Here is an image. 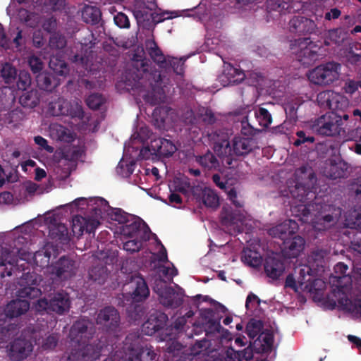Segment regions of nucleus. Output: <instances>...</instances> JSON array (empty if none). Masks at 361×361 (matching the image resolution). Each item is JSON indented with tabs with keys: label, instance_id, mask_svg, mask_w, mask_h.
<instances>
[{
	"label": "nucleus",
	"instance_id": "1",
	"mask_svg": "<svg viewBox=\"0 0 361 361\" xmlns=\"http://www.w3.org/2000/svg\"><path fill=\"white\" fill-rule=\"evenodd\" d=\"M135 54L132 58L131 67L126 71V78L132 81V87L140 89L142 97L150 104L155 105L164 94L165 86L164 76L160 71L152 68V63L145 56Z\"/></svg>",
	"mask_w": 361,
	"mask_h": 361
},
{
	"label": "nucleus",
	"instance_id": "2",
	"mask_svg": "<svg viewBox=\"0 0 361 361\" xmlns=\"http://www.w3.org/2000/svg\"><path fill=\"white\" fill-rule=\"evenodd\" d=\"M225 192L227 195V198L236 207V209H233L228 205L224 206L220 214L221 223L226 226L238 225L245 218L243 209L244 201L233 186L227 188Z\"/></svg>",
	"mask_w": 361,
	"mask_h": 361
},
{
	"label": "nucleus",
	"instance_id": "3",
	"mask_svg": "<svg viewBox=\"0 0 361 361\" xmlns=\"http://www.w3.org/2000/svg\"><path fill=\"white\" fill-rule=\"evenodd\" d=\"M312 131L324 136H336L344 132L338 111H331L315 119L311 126Z\"/></svg>",
	"mask_w": 361,
	"mask_h": 361
},
{
	"label": "nucleus",
	"instance_id": "4",
	"mask_svg": "<svg viewBox=\"0 0 361 361\" xmlns=\"http://www.w3.org/2000/svg\"><path fill=\"white\" fill-rule=\"evenodd\" d=\"M291 197L302 204L298 205V212H301L300 219L310 215L311 202L316 198L317 188L307 187L295 182L294 185L288 187Z\"/></svg>",
	"mask_w": 361,
	"mask_h": 361
},
{
	"label": "nucleus",
	"instance_id": "5",
	"mask_svg": "<svg viewBox=\"0 0 361 361\" xmlns=\"http://www.w3.org/2000/svg\"><path fill=\"white\" fill-rule=\"evenodd\" d=\"M341 65L336 62L321 64L309 73L310 80L318 85H328L339 79Z\"/></svg>",
	"mask_w": 361,
	"mask_h": 361
},
{
	"label": "nucleus",
	"instance_id": "6",
	"mask_svg": "<svg viewBox=\"0 0 361 361\" xmlns=\"http://www.w3.org/2000/svg\"><path fill=\"white\" fill-rule=\"evenodd\" d=\"M209 144L212 145L214 151L222 159V162L230 168H233V162L235 159L233 157V145L231 146L227 134L221 131H212L208 133Z\"/></svg>",
	"mask_w": 361,
	"mask_h": 361
},
{
	"label": "nucleus",
	"instance_id": "7",
	"mask_svg": "<svg viewBox=\"0 0 361 361\" xmlns=\"http://www.w3.org/2000/svg\"><path fill=\"white\" fill-rule=\"evenodd\" d=\"M70 307L69 295L63 290L54 293L50 299H39L36 305V310L38 312H53L58 314H63L68 312Z\"/></svg>",
	"mask_w": 361,
	"mask_h": 361
},
{
	"label": "nucleus",
	"instance_id": "8",
	"mask_svg": "<svg viewBox=\"0 0 361 361\" xmlns=\"http://www.w3.org/2000/svg\"><path fill=\"white\" fill-rule=\"evenodd\" d=\"M95 333V326L88 319L82 318L75 321L72 325L69 338L72 345H81L87 343Z\"/></svg>",
	"mask_w": 361,
	"mask_h": 361
},
{
	"label": "nucleus",
	"instance_id": "9",
	"mask_svg": "<svg viewBox=\"0 0 361 361\" xmlns=\"http://www.w3.org/2000/svg\"><path fill=\"white\" fill-rule=\"evenodd\" d=\"M177 148L174 143L164 137L152 139L150 144L140 151L145 159H149L150 155L158 157H169L176 151Z\"/></svg>",
	"mask_w": 361,
	"mask_h": 361
},
{
	"label": "nucleus",
	"instance_id": "10",
	"mask_svg": "<svg viewBox=\"0 0 361 361\" xmlns=\"http://www.w3.org/2000/svg\"><path fill=\"white\" fill-rule=\"evenodd\" d=\"M96 322L102 331L108 334H115L120 327V314L112 306L104 307L98 312Z\"/></svg>",
	"mask_w": 361,
	"mask_h": 361
},
{
	"label": "nucleus",
	"instance_id": "11",
	"mask_svg": "<svg viewBox=\"0 0 361 361\" xmlns=\"http://www.w3.org/2000/svg\"><path fill=\"white\" fill-rule=\"evenodd\" d=\"M39 279V276L34 271L23 273L18 281L20 288L17 290V296L28 299L39 296L42 291L37 287Z\"/></svg>",
	"mask_w": 361,
	"mask_h": 361
},
{
	"label": "nucleus",
	"instance_id": "12",
	"mask_svg": "<svg viewBox=\"0 0 361 361\" xmlns=\"http://www.w3.org/2000/svg\"><path fill=\"white\" fill-rule=\"evenodd\" d=\"M78 265L76 262L69 257L63 256L49 267V271L54 279L68 280L76 274Z\"/></svg>",
	"mask_w": 361,
	"mask_h": 361
},
{
	"label": "nucleus",
	"instance_id": "13",
	"mask_svg": "<svg viewBox=\"0 0 361 361\" xmlns=\"http://www.w3.org/2000/svg\"><path fill=\"white\" fill-rule=\"evenodd\" d=\"M154 290L159 296V302L165 307L177 308L183 304V295L172 287L166 286L162 281L155 284Z\"/></svg>",
	"mask_w": 361,
	"mask_h": 361
},
{
	"label": "nucleus",
	"instance_id": "14",
	"mask_svg": "<svg viewBox=\"0 0 361 361\" xmlns=\"http://www.w3.org/2000/svg\"><path fill=\"white\" fill-rule=\"evenodd\" d=\"M294 47L298 49L295 51L301 63L306 66L312 64L318 59L317 51L312 49L313 43L310 37L298 38L290 44V49Z\"/></svg>",
	"mask_w": 361,
	"mask_h": 361
},
{
	"label": "nucleus",
	"instance_id": "15",
	"mask_svg": "<svg viewBox=\"0 0 361 361\" xmlns=\"http://www.w3.org/2000/svg\"><path fill=\"white\" fill-rule=\"evenodd\" d=\"M317 101L319 106L329 109L331 111H339L347 107L348 99L333 91H322L317 94Z\"/></svg>",
	"mask_w": 361,
	"mask_h": 361
},
{
	"label": "nucleus",
	"instance_id": "16",
	"mask_svg": "<svg viewBox=\"0 0 361 361\" xmlns=\"http://www.w3.org/2000/svg\"><path fill=\"white\" fill-rule=\"evenodd\" d=\"M78 346L72 350L68 357L69 361H94L101 355L102 346L99 344L85 343Z\"/></svg>",
	"mask_w": 361,
	"mask_h": 361
},
{
	"label": "nucleus",
	"instance_id": "17",
	"mask_svg": "<svg viewBox=\"0 0 361 361\" xmlns=\"http://www.w3.org/2000/svg\"><path fill=\"white\" fill-rule=\"evenodd\" d=\"M32 348L30 341L18 338L7 345L8 356L12 361H21L30 355Z\"/></svg>",
	"mask_w": 361,
	"mask_h": 361
},
{
	"label": "nucleus",
	"instance_id": "18",
	"mask_svg": "<svg viewBox=\"0 0 361 361\" xmlns=\"http://www.w3.org/2000/svg\"><path fill=\"white\" fill-rule=\"evenodd\" d=\"M299 228L298 223L292 219H286L269 228L267 233L272 238H279L283 242L295 235Z\"/></svg>",
	"mask_w": 361,
	"mask_h": 361
},
{
	"label": "nucleus",
	"instance_id": "19",
	"mask_svg": "<svg viewBox=\"0 0 361 361\" xmlns=\"http://www.w3.org/2000/svg\"><path fill=\"white\" fill-rule=\"evenodd\" d=\"M316 27L314 20L301 16H293L288 23L290 32L299 36L310 35L315 31Z\"/></svg>",
	"mask_w": 361,
	"mask_h": 361
},
{
	"label": "nucleus",
	"instance_id": "20",
	"mask_svg": "<svg viewBox=\"0 0 361 361\" xmlns=\"http://www.w3.org/2000/svg\"><path fill=\"white\" fill-rule=\"evenodd\" d=\"M304 7L300 0H267V8L281 14L299 12Z\"/></svg>",
	"mask_w": 361,
	"mask_h": 361
},
{
	"label": "nucleus",
	"instance_id": "21",
	"mask_svg": "<svg viewBox=\"0 0 361 361\" xmlns=\"http://www.w3.org/2000/svg\"><path fill=\"white\" fill-rule=\"evenodd\" d=\"M157 8L156 0H135L133 13L138 24L149 21L150 12Z\"/></svg>",
	"mask_w": 361,
	"mask_h": 361
},
{
	"label": "nucleus",
	"instance_id": "22",
	"mask_svg": "<svg viewBox=\"0 0 361 361\" xmlns=\"http://www.w3.org/2000/svg\"><path fill=\"white\" fill-rule=\"evenodd\" d=\"M128 352L121 358L123 361H157V353L152 345L137 348H128Z\"/></svg>",
	"mask_w": 361,
	"mask_h": 361
},
{
	"label": "nucleus",
	"instance_id": "23",
	"mask_svg": "<svg viewBox=\"0 0 361 361\" xmlns=\"http://www.w3.org/2000/svg\"><path fill=\"white\" fill-rule=\"evenodd\" d=\"M168 320V316L161 312H155L150 314L142 326L145 334L152 336L164 328Z\"/></svg>",
	"mask_w": 361,
	"mask_h": 361
},
{
	"label": "nucleus",
	"instance_id": "24",
	"mask_svg": "<svg viewBox=\"0 0 361 361\" xmlns=\"http://www.w3.org/2000/svg\"><path fill=\"white\" fill-rule=\"evenodd\" d=\"M130 285L132 288L131 297L134 302H142L149 295L148 286L140 274L131 276Z\"/></svg>",
	"mask_w": 361,
	"mask_h": 361
},
{
	"label": "nucleus",
	"instance_id": "25",
	"mask_svg": "<svg viewBox=\"0 0 361 361\" xmlns=\"http://www.w3.org/2000/svg\"><path fill=\"white\" fill-rule=\"evenodd\" d=\"M264 270L267 277L277 280L285 270L283 260L279 257L268 256L264 262Z\"/></svg>",
	"mask_w": 361,
	"mask_h": 361
},
{
	"label": "nucleus",
	"instance_id": "26",
	"mask_svg": "<svg viewBox=\"0 0 361 361\" xmlns=\"http://www.w3.org/2000/svg\"><path fill=\"white\" fill-rule=\"evenodd\" d=\"M295 182L307 187L317 188V176L313 169L308 165H302L298 168L294 173Z\"/></svg>",
	"mask_w": 361,
	"mask_h": 361
},
{
	"label": "nucleus",
	"instance_id": "27",
	"mask_svg": "<svg viewBox=\"0 0 361 361\" xmlns=\"http://www.w3.org/2000/svg\"><path fill=\"white\" fill-rule=\"evenodd\" d=\"M149 227L140 217L133 215V219H130L128 223L121 227L122 235L133 238L139 237L143 231Z\"/></svg>",
	"mask_w": 361,
	"mask_h": 361
},
{
	"label": "nucleus",
	"instance_id": "28",
	"mask_svg": "<svg viewBox=\"0 0 361 361\" xmlns=\"http://www.w3.org/2000/svg\"><path fill=\"white\" fill-rule=\"evenodd\" d=\"M195 161L204 171H221L222 167L219 159L209 150L203 154L195 156Z\"/></svg>",
	"mask_w": 361,
	"mask_h": 361
},
{
	"label": "nucleus",
	"instance_id": "29",
	"mask_svg": "<svg viewBox=\"0 0 361 361\" xmlns=\"http://www.w3.org/2000/svg\"><path fill=\"white\" fill-rule=\"evenodd\" d=\"M245 78V74L243 71L228 64L220 76V81L224 86L234 85L241 82Z\"/></svg>",
	"mask_w": 361,
	"mask_h": 361
},
{
	"label": "nucleus",
	"instance_id": "30",
	"mask_svg": "<svg viewBox=\"0 0 361 361\" xmlns=\"http://www.w3.org/2000/svg\"><path fill=\"white\" fill-rule=\"evenodd\" d=\"M273 344V333L269 330H265L254 341V348L258 353H269L272 350Z\"/></svg>",
	"mask_w": 361,
	"mask_h": 361
},
{
	"label": "nucleus",
	"instance_id": "31",
	"mask_svg": "<svg viewBox=\"0 0 361 361\" xmlns=\"http://www.w3.org/2000/svg\"><path fill=\"white\" fill-rule=\"evenodd\" d=\"M289 258H296L304 249L305 240L300 235H293L283 242Z\"/></svg>",
	"mask_w": 361,
	"mask_h": 361
},
{
	"label": "nucleus",
	"instance_id": "32",
	"mask_svg": "<svg viewBox=\"0 0 361 361\" xmlns=\"http://www.w3.org/2000/svg\"><path fill=\"white\" fill-rule=\"evenodd\" d=\"M37 87L47 92H52L59 84V80L53 74L48 72H42L36 75Z\"/></svg>",
	"mask_w": 361,
	"mask_h": 361
},
{
	"label": "nucleus",
	"instance_id": "33",
	"mask_svg": "<svg viewBox=\"0 0 361 361\" xmlns=\"http://www.w3.org/2000/svg\"><path fill=\"white\" fill-rule=\"evenodd\" d=\"M198 202H202L207 207L212 209H216L219 206V198L214 190L209 188H204L200 190L197 194L195 192L194 194Z\"/></svg>",
	"mask_w": 361,
	"mask_h": 361
},
{
	"label": "nucleus",
	"instance_id": "34",
	"mask_svg": "<svg viewBox=\"0 0 361 361\" xmlns=\"http://www.w3.org/2000/svg\"><path fill=\"white\" fill-rule=\"evenodd\" d=\"M30 308V302L25 299H17L11 301L5 309L6 315L10 318L24 314Z\"/></svg>",
	"mask_w": 361,
	"mask_h": 361
},
{
	"label": "nucleus",
	"instance_id": "35",
	"mask_svg": "<svg viewBox=\"0 0 361 361\" xmlns=\"http://www.w3.org/2000/svg\"><path fill=\"white\" fill-rule=\"evenodd\" d=\"M145 45L147 54L159 68L166 64V56H164L154 39H147L145 40Z\"/></svg>",
	"mask_w": 361,
	"mask_h": 361
},
{
	"label": "nucleus",
	"instance_id": "36",
	"mask_svg": "<svg viewBox=\"0 0 361 361\" xmlns=\"http://www.w3.org/2000/svg\"><path fill=\"white\" fill-rule=\"evenodd\" d=\"M254 141L252 138L235 137L233 140V154L235 156H245L248 154L253 149Z\"/></svg>",
	"mask_w": 361,
	"mask_h": 361
},
{
	"label": "nucleus",
	"instance_id": "37",
	"mask_svg": "<svg viewBox=\"0 0 361 361\" xmlns=\"http://www.w3.org/2000/svg\"><path fill=\"white\" fill-rule=\"evenodd\" d=\"M54 257H56L57 250L53 245H47L42 250L37 251L34 254L33 259L35 264L41 268L47 267L49 266L51 255Z\"/></svg>",
	"mask_w": 361,
	"mask_h": 361
},
{
	"label": "nucleus",
	"instance_id": "38",
	"mask_svg": "<svg viewBox=\"0 0 361 361\" xmlns=\"http://www.w3.org/2000/svg\"><path fill=\"white\" fill-rule=\"evenodd\" d=\"M151 230L149 227H147L139 237H135V239L129 240L124 243L123 249L131 253L137 252L142 249L144 242L149 240Z\"/></svg>",
	"mask_w": 361,
	"mask_h": 361
},
{
	"label": "nucleus",
	"instance_id": "39",
	"mask_svg": "<svg viewBox=\"0 0 361 361\" xmlns=\"http://www.w3.org/2000/svg\"><path fill=\"white\" fill-rule=\"evenodd\" d=\"M16 255L8 249H1L0 252V267L11 266L10 269L7 267L1 273V277L10 276L12 275V267L16 264Z\"/></svg>",
	"mask_w": 361,
	"mask_h": 361
},
{
	"label": "nucleus",
	"instance_id": "40",
	"mask_svg": "<svg viewBox=\"0 0 361 361\" xmlns=\"http://www.w3.org/2000/svg\"><path fill=\"white\" fill-rule=\"evenodd\" d=\"M185 59L181 57L180 59L166 56V64L161 66L160 68L164 69L166 72L173 71L176 74L183 75L184 73V65Z\"/></svg>",
	"mask_w": 361,
	"mask_h": 361
},
{
	"label": "nucleus",
	"instance_id": "41",
	"mask_svg": "<svg viewBox=\"0 0 361 361\" xmlns=\"http://www.w3.org/2000/svg\"><path fill=\"white\" fill-rule=\"evenodd\" d=\"M49 230V235L51 239L61 242L68 241V231L64 224H51Z\"/></svg>",
	"mask_w": 361,
	"mask_h": 361
},
{
	"label": "nucleus",
	"instance_id": "42",
	"mask_svg": "<svg viewBox=\"0 0 361 361\" xmlns=\"http://www.w3.org/2000/svg\"><path fill=\"white\" fill-rule=\"evenodd\" d=\"M89 279L99 285H102L109 276L107 267L103 264L92 267L88 271Z\"/></svg>",
	"mask_w": 361,
	"mask_h": 361
},
{
	"label": "nucleus",
	"instance_id": "43",
	"mask_svg": "<svg viewBox=\"0 0 361 361\" xmlns=\"http://www.w3.org/2000/svg\"><path fill=\"white\" fill-rule=\"evenodd\" d=\"M39 94L37 90L23 92L19 97V103L24 107L33 109L39 103Z\"/></svg>",
	"mask_w": 361,
	"mask_h": 361
},
{
	"label": "nucleus",
	"instance_id": "44",
	"mask_svg": "<svg viewBox=\"0 0 361 361\" xmlns=\"http://www.w3.org/2000/svg\"><path fill=\"white\" fill-rule=\"evenodd\" d=\"M102 13L99 8L86 5L82 11V19L86 23L97 24L101 20Z\"/></svg>",
	"mask_w": 361,
	"mask_h": 361
},
{
	"label": "nucleus",
	"instance_id": "45",
	"mask_svg": "<svg viewBox=\"0 0 361 361\" xmlns=\"http://www.w3.org/2000/svg\"><path fill=\"white\" fill-rule=\"evenodd\" d=\"M312 270L309 266H303L299 270L298 283L301 289L312 290L313 283L311 281ZM316 281H314V283Z\"/></svg>",
	"mask_w": 361,
	"mask_h": 361
},
{
	"label": "nucleus",
	"instance_id": "46",
	"mask_svg": "<svg viewBox=\"0 0 361 361\" xmlns=\"http://www.w3.org/2000/svg\"><path fill=\"white\" fill-rule=\"evenodd\" d=\"M338 220L337 214H326L324 216L317 217L312 221L313 228L316 231H325L334 225Z\"/></svg>",
	"mask_w": 361,
	"mask_h": 361
},
{
	"label": "nucleus",
	"instance_id": "47",
	"mask_svg": "<svg viewBox=\"0 0 361 361\" xmlns=\"http://www.w3.org/2000/svg\"><path fill=\"white\" fill-rule=\"evenodd\" d=\"M69 102L63 98H59L49 103V111L54 116H66Z\"/></svg>",
	"mask_w": 361,
	"mask_h": 361
},
{
	"label": "nucleus",
	"instance_id": "48",
	"mask_svg": "<svg viewBox=\"0 0 361 361\" xmlns=\"http://www.w3.org/2000/svg\"><path fill=\"white\" fill-rule=\"evenodd\" d=\"M49 66L54 73L60 76H66L69 73V68L66 62L58 56H51Z\"/></svg>",
	"mask_w": 361,
	"mask_h": 361
},
{
	"label": "nucleus",
	"instance_id": "49",
	"mask_svg": "<svg viewBox=\"0 0 361 361\" xmlns=\"http://www.w3.org/2000/svg\"><path fill=\"white\" fill-rule=\"evenodd\" d=\"M347 166L345 162L331 163L326 176L331 179L343 178L346 175Z\"/></svg>",
	"mask_w": 361,
	"mask_h": 361
},
{
	"label": "nucleus",
	"instance_id": "50",
	"mask_svg": "<svg viewBox=\"0 0 361 361\" xmlns=\"http://www.w3.org/2000/svg\"><path fill=\"white\" fill-rule=\"evenodd\" d=\"M241 259L243 262L252 267H257L262 263L260 254L250 249L243 250Z\"/></svg>",
	"mask_w": 361,
	"mask_h": 361
},
{
	"label": "nucleus",
	"instance_id": "51",
	"mask_svg": "<svg viewBox=\"0 0 361 361\" xmlns=\"http://www.w3.org/2000/svg\"><path fill=\"white\" fill-rule=\"evenodd\" d=\"M51 132L54 134L57 140L66 142H71L73 137L68 128L62 125L55 124L51 126Z\"/></svg>",
	"mask_w": 361,
	"mask_h": 361
},
{
	"label": "nucleus",
	"instance_id": "52",
	"mask_svg": "<svg viewBox=\"0 0 361 361\" xmlns=\"http://www.w3.org/2000/svg\"><path fill=\"white\" fill-rule=\"evenodd\" d=\"M264 329V323L261 320L252 319L246 326L245 332L249 338L253 339L259 336Z\"/></svg>",
	"mask_w": 361,
	"mask_h": 361
},
{
	"label": "nucleus",
	"instance_id": "53",
	"mask_svg": "<svg viewBox=\"0 0 361 361\" xmlns=\"http://www.w3.org/2000/svg\"><path fill=\"white\" fill-rule=\"evenodd\" d=\"M345 225L351 229L361 230V212L355 210L350 212L345 216Z\"/></svg>",
	"mask_w": 361,
	"mask_h": 361
},
{
	"label": "nucleus",
	"instance_id": "54",
	"mask_svg": "<svg viewBox=\"0 0 361 361\" xmlns=\"http://www.w3.org/2000/svg\"><path fill=\"white\" fill-rule=\"evenodd\" d=\"M255 116L261 127L268 128L272 122V117L269 111L263 107H259L255 112Z\"/></svg>",
	"mask_w": 361,
	"mask_h": 361
},
{
	"label": "nucleus",
	"instance_id": "55",
	"mask_svg": "<svg viewBox=\"0 0 361 361\" xmlns=\"http://www.w3.org/2000/svg\"><path fill=\"white\" fill-rule=\"evenodd\" d=\"M145 311L141 305H134L127 309L128 317L131 322H137L142 319Z\"/></svg>",
	"mask_w": 361,
	"mask_h": 361
},
{
	"label": "nucleus",
	"instance_id": "56",
	"mask_svg": "<svg viewBox=\"0 0 361 361\" xmlns=\"http://www.w3.org/2000/svg\"><path fill=\"white\" fill-rule=\"evenodd\" d=\"M1 76L5 82L9 84L16 80L17 70L10 63H6L1 69Z\"/></svg>",
	"mask_w": 361,
	"mask_h": 361
},
{
	"label": "nucleus",
	"instance_id": "57",
	"mask_svg": "<svg viewBox=\"0 0 361 361\" xmlns=\"http://www.w3.org/2000/svg\"><path fill=\"white\" fill-rule=\"evenodd\" d=\"M49 45L51 49H62L66 45V37L59 32H54L49 38Z\"/></svg>",
	"mask_w": 361,
	"mask_h": 361
},
{
	"label": "nucleus",
	"instance_id": "58",
	"mask_svg": "<svg viewBox=\"0 0 361 361\" xmlns=\"http://www.w3.org/2000/svg\"><path fill=\"white\" fill-rule=\"evenodd\" d=\"M105 99L101 94L93 93L86 99V104L88 107L93 110L99 109L104 103Z\"/></svg>",
	"mask_w": 361,
	"mask_h": 361
},
{
	"label": "nucleus",
	"instance_id": "59",
	"mask_svg": "<svg viewBox=\"0 0 361 361\" xmlns=\"http://www.w3.org/2000/svg\"><path fill=\"white\" fill-rule=\"evenodd\" d=\"M178 16L175 11H162L160 13H150L149 20L152 19L154 24L164 22L166 20L172 19Z\"/></svg>",
	"mask_w": 361,
	"mask_h": 361
},
{
	"label": "nucleus",
	"instance_id": "60",
	"mask_svg": "<svg viewBox=\"0 0 361 361\" xmlns=\"http://www.w3.org/2000/svg\"><path fill=\"white\" fill-rule=\"evenodd\" d=\"M66 116L71 117L72 118H78L82 120L84 118V111L80 104L78 102H69L68 113Z\"/></svg>",
	"mask_w": 361,
	"mask_h": 361
},
{
	"label": "nucleus",
	"instance_id": "61",
	"mask_svg": "<svg viewBox=\"0 0 361 361\" xmlns=\"http://www.w3.org/2000/svg\"><path fill=\"white\" fill-rule=\"evenodd\" d=\"M93 59L92 51H90L89 52L85 51L84 54H76L73 57V62L78 64H81L85 68L92 63Z\"/></svg>",
	"mask_w": 361,
	"mask_h": 361
},
{
	"label": "nucleus",
	"instance_id": "62",
	"mask_svg": "<svg viewBox=\"0 0 361 361\" xmlns=\"http://www.w3.org/2000/svg\"><path fill=\"white\" fill-rule=\"evenodd\" d=\"M130 219H133V215L125 212L121 209H116L111 214V219L118 221L119 224L124 225Z\"/></svg>",
	"mask_w": 361,
	"mask_h": 361
},
{
	"label": "nucleus",
	"instance_id": "63",
	"mask_svg": "<svg viewBox=\"0 0 361 361\" xmlns=\"http://www.w3.org/2000/svg\"><path fill=\"white\" fill-rule=\"evenodd\" d=\"M344 30L341 27L329 30L326 38L335 44H339L344 39Z\"/></svg>",
	"mask_w": 361,
	"mask_h": 361
},
{
	"label": "nucleus",
	"instance_id": "64",
	"mask_svg": "<svg viewBox=\"0 0 361 361\" xmlns=\"http://www.w3.org/2000/svg\"><path fill=\"white\" fill-rule=\"evenodd\" d=\"M31 84V78L30 74L26 71H20L18 80L16 82V85L18 90H26L27 87H28Z\"/></svg>",
	"mask_w": 361,
	"mask_h": 361
}]
</instances>
